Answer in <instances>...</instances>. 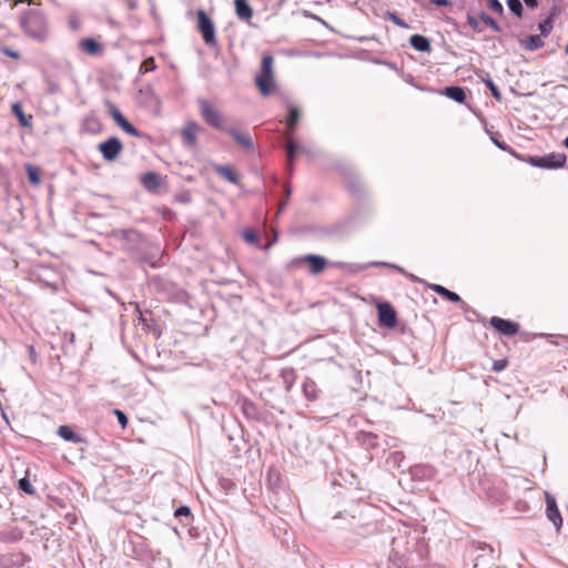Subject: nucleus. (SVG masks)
Returning a JSON list of instances; mask_svg holds the SVG:
<instances>
[{
	"label": "nucleus",
	"instance_id": "39448f33",
	"mask_svg": "<svg viewBox=\"0 0 568 568\" xmlns=\"http://www.w3.org/2000/svg\"><path fill=\"white\" fill-rule=\"evenodd\" d=\"M197 18V29L201 33L203 41L209 47H215L217 44L216 36H215V24L213 20L207 16L204 10H199L196 12Z\"/></svg>",
	"mask_w": 568,
	"mask_h": 568
},
{
	"label": "nucleus",
	"instance_id": "c9c22d12",
	"mask_svg": "<svg viewBox=\"0 0 568 568\" xmlns=\"http://www.w3.org/2000/svg\"><path fill=\"white\" fill-rule=\"evenodd\" d=\"M84 124L87 129L91 132L99 131L101 129V123L95 116H89L85 119Z\"/></svg>",
	"mask_w": 568,
	"mask_h": 568
},
{
	"label": "nucleus",
	"instance_id": "f704fd0d",
	"mask_svg": "<svg viewBox=\"0 0 568 568\" xmlns=\"http://www.w3.org/2000/svg\"><path fill=\"white\" fill-rule=\"evenodd\" d=\"M486 87L490 90L491 95L500 101L501 100V92L499 91L498 87L494 83V81L490 79V77L487 74V80L485 81Z\"/></svg>",
	"mask_w": 568,
	"mask_h": 568
},
{
	"label": "nucleus",
	"instance_id": "de8ad7c7",
	"mask_svg": "<svg viewBox=\"0 0 568 568\" xmlns=\"http://www.w3.org/2000/svg\"><path fill=\"white\" fill-rule=\"evenodd\" d=\"M430 2L437 7H449L452 2L449 0H430Z\"/></svg>",
	"mask_w": 568,
	"mask_h": 568
},
{
	"label": "nucleus",
	"instance_id": "dca6fc26",
	"mask_svg": "<svg viewBox=\"0 0 568 568\" xmlns=\"http://www.w3.org/2000/svg\"><path fill=\"white\" fill-rule=\"evenodd\" d=\"M285 150H286V158H287V170L290 171V173H292L293 169H294V160H295L296 153H297V151H302L303 148H301L297 144V142L294 141L293 139L287 138Z\"/></svg>",
	"mask_w": 568,
	"mask_h": 568
},
{
	"label": "nucleus",
	"instance_id": "f03ea898",
	"mask_svg": "<svg viewBox=\"0 0 568 568\" xmlns=\"http://www.w3.org/2000/svg\"><path fill=\"white\" fill-rule=\"evenodd\" d=\"M273 62L274 59L271 54H264L261 62V71L255 79V83L264 97L272 94L275 89Z\"/></svg>",
	"mask_w": 568,
	"mask_h": 568
},
{
	"label": "nucleus",
	"instance_id": "a878e982",
	"mask_svg": "<svg viewBox=\"0 0 568 568\" xmlns=\"http://www.w3.org/2000/svg\"><path fill=\"white\" fill-rule=\"evenodd\" d=\"M300 120V109L297 106H291L288 109L287 118H286V130L287 134H292L297 125Z\"/></svg>",
	"mask_w": 568,
	"mask_h": 568
},
{
	"label": "nucleus",
	"instance_id": "9b49d317",
	"mask_svg": "<svg viewBox=\"0 0 568 568\" xmlns=\"http://www.w3.org/2000/svg\"><path fill=\"white\" fill-rule=\"evenodd\" d=\"M490 325L505 336H514L519 331V325L516 322L505 320L498 316L490 318Z\"/></svg>",
	"mask_w": 568,
	"mask_h": 568
},
{
	"label": "nucleus",
	"instance_id": "f8f14e48",
	"mask_svg": "<svg viewBox=\"0 0 568 568\" xmlns=\"http://www.w3.org/2000/svg\"><path fill=\"white\" fill-rule=\"evenodd\" d=\"M545 500L547 517L554 524V526L559 529L562 526V518L558 509L556 498L551 494L546 493Z\"/></svg>",
	"mask_w": 568,
	"mask_h": 568
},
{
	"label": "nucleus",
	"instance_id": "5fc2aeb1",
	"mask_svg": "<svg viewBox=\"0 0 568 568\" xmlns=\"http://www.w3.org/2000/svg\"><path fill=\"white\" fill-rule=\"evenodd\" d=\"M251 409H252V408H248L247 406H245V405H244V412H245L246 414H248V412H251Z\"/></svg>",
	"mask_w": 568,
	"mask_h": 568
},
{
	"label": "nucleus",
	"instance_id": "49530a36",
	"mask_svg": "<svg viewBox=\"0 0 568 568\" xmlns=\"http://www.w3.org/2000/svg\"><path fill=\"white\" fill-rule=\"evenodd\" d=\"M507 366V359H498V361H495L494 364H493V371L498 373V372H501L506 368Z\"/></svg>",
	"mask_w": 568,
	"mask_h": 568
},
{
	"label": "nucleus",
	"instance_id": "a19ab883",
	"mask_svg": "<svg viewBox=\"0 0 568 568\" xmlns=\"http://www.w3.org/2000/svg\"><path fill=\"white\" fill-rule=\"evenodd\" d=\"M0 52L14 59V60L20 59V57H21L20 52L16 51L9 47H4V45L0 47Z\"/></svg>",
	"mask_w": 568,
	"mask_h": 568
},
{
	"label": "nucleus",
	"instance_id": "2f4dec72",
	"mask_svg": "<svg viewBox=\"0 0 568 568\" xmlns=\"http://www.w3.org/2000/svg\"><path fill=\"white\" fill-rule=\"evenodd\" d=\"M124 132H126L128 134H130L131 136H135V138H140L141 136V132L133 125L131 124L126 119L123 120L122 123H120L119 125Z\"/></svg>",
	"mask_w": 568,
	"mask_h": 568
},
{
	"label": "nucleus",
	"instance_id": "cd10ccee",
	"mask_svg": "<svg viewBox=\"0 0 568 568\" xmlns=\"http://www.w3.org/2000/svg\"><path fill=\"white\" fill-rule=\"evenodd\" d=\"M105 105L108 108V112H109L110 116L113 119V121L118 125H120V123H122L123 120H125V116L121 113V111L118 109V106L114 103H112L111 101L106 100Z\"/></svg>",
	"mask_w": 568,
	"mask_h": 568
},
{
	"label": "nucleus",
	"instance_id": "37998d69",
	"mask_svg": "<svg viewBox=\"0 0 568 568\" xmlns=\"http://www.w3.org/2000/svg\"><path fill=\"white\" fill-rule=\"evenodd\" d=\"M467 22L468 24L477 32H481L483 29L480 28L479 26V21L476 17L471 16V14H468L467 16Z\"/></svg>",
	"mask_w": 568,
	"mask_h": 568
},
{
	"label": "nucleus",
	"instance_id": "4c0bfd02",
	"mask_svg": "<svg viewBox=\"0 0 568 568\" xmlns=\"http://www.w3.org/2000/svg\"><path fill=\"white\" fill-rule=\"evenodd\" d=\"M244 240L250 244H257L258 243V235L256 232L252 230H245L243 232Z\"/></svg>",
	"mask_w": 568,
	"mask_h": 568
},
{
	"label": "nucleus",
	"instance_id": "c03bdc74",
	"mask_svg": "<svg viewBox=\"0 0 568 568\" xmlns=\"http://www.w3.org/2000/svg\"><path fill=\"white\" fill-rule=\"evenodd\" d=\"M142 69H144V71H153L156 65H155V61L153 58H149V59H145L142 63Z\"/></svg>",
	"mask_w": 568,
	"mask_h": 568
},
{
	"label": "nucleus",
	"instance_id": "1a4fd4ad",
	"mask_svg": "<svg viewBox=\"0 0 568 568\" xmlns=\"http://www.w3.org/2000/svg\"><path fill=\"white\" fill-rule=\"evenodd\" d=\"M200 132L202 128L195 121H187L181 131L182 144L189 149L195 148Z\"/></svg>",
	"mask_w": 568,
	"mask_h": 568
},
{
	"label": "nucleus",
	"instance_id": "473e14b6",
	"mask_svg": "<svg viewBox=\"0 0 568 568\" xmlns=\"http://www.w3.org/2000/svg\"><path fill=\"white\" fill-rule=\"evenodd\" d=\"M541 37H548L554 28V22L550 19H545L538 26Z\"/></svg>",
	"mask_w": 568,
	"mask_h": 568
},
{
	"label": "nucleus",
	"instance_id": "ddd939ff",
	"mask_svg": "<svg viewBox=\"0 0 568 568\" xmlns=\"http://www.w3.org/2000/svg\"><path fill=\"white\" fill-rule=\"evenodd\" d=\"M229 135H231L234 141L240 144L243 149L247 151L254 150V143L248 133H243L236 129L227 128L225 131Z\"/></svg>",
	"mask_w": 568,
	"mask_h": 568
},
{
	"label": "nucleus",
	"instance_id": "f3484780",
	"mask_svg": "<svg viewBox=\"0 0 568 568\" xmlns=\"http://www.w3.org/2000/svg\"><path fill=\"white\" fill-rule=\"evenodd\" d=\"M302 390L305 398L310 402H315L316 399H318L321 393L316 383L310 377L305 378V381L303 382Z\"/></svg>",
	"mask_w": 568,
	"mask_h": 568
},
{
	"label": "nucleus",
	"instance_id": "393cba45",
	"mask_svg": "<svg viewBox=\"0 0 568 568\" xmlns=\"http://www.w3.org/2000/svg\"><path fill=\"white\" fill-rule=\"evenodd\" d=\"M445 95L458 103H463L466 100V92L464 88L457 85H450L445 88Z\"/></svg>",
	"mask_w": 568,
	"mask_h": 568
},
{
	"label": "nucleus",
	"instance_id": "5701e85b",
	"mask_svg": "<svg viewBox=\"0 0 568 568\" xmlns=\"http://www.w3.org/2000/svg\"><path fill=\"white\" fill-rule=\"evenodd\" d=\"M429 288L452 303H458L462 301L460 296L457 293L449 291L448 288L444 287L443 285L430 284Z\"/></svg>",
	"mask_w": 568,
	"mask_h": 568
},
{
	"label": "nucleus",
	"instance_id": "7ed1b4c3",
	"mask_svg": "<svg viewBox=\"0 0 568 568\" xmlns=\"http://www.w3.org/2000/svg\"><path fill=\"white\" fill-rule=\"evenodd\" d=\"M528 164L535 168L546 170H557L565 166L567 156L565 153L551 152L546 155H529L525 160Z\"/></svg>",
	"mask_w": 568,
	"mask_h": 568
},
{
	"label": "nucleus",
	"instance_id": "6e6552de",
	"mask_svg": "<svg viewBox=\"0 0 568 568\" xmlns=\"http://www.w3.org/2000/svg\"><path fill=\"white\" fill-rule=\"evenodd\" d=\"M377 313L379 326L386 328H393L396 326L397 313L388 302L379 303L377 305Z\"/></svg>",
	"mask_w": 568,
	"mask_h": 568
},
{
	"label": "nucleus",
	"instance_id": "4be33fe9",
	"mask_svg": "<svg viewBox=\"0 0 568 568\" xmlns=\"http://www.w3.org/2000/svg\"><path fill=\"white\" fill-rule=\"evenodd\" d=\"M58 435L67 442L79 444L83 443L84 439L68 425H61L58 428Z\"/></svg>",
	"mask_w": 568,
	"mask_h": 568
},
{
	"label": "nucleus",
	"instance_id": "8fccbe9b",
	"mask_svg": "<svg viewBox=\"0 0 568 568\" xmlns=\"http://www.w3.org/2000/svg\"><path fill=\"white\" fill-rule=\"evenodd\" d=\"M523 1L530 9H536L538 7V0H523Z\"/></svg>",
	"mask_w": 568,
	"mask_h": 568
},
{
	"label": "nucleus",
	"instance_id": "603ef678",
	"mask_svg": "<svg viewBox=\"0 0 568 568\" xmlns=\"http://www.w3.org/2000/svg\"><path fill=\"white\" fill-rule=\"evenodd\" d=\"M244 405L247 406L248 408H252V410L254 409V405L252 403H245Z\"/></svg>",
	"mask_w": 568,
	"mask_h": 568
},
{
	"label": "nucleus",
	"instance_id": "9d476101",
	"mask_svg": "<svg viewBox=\"0 0 568 568\" xmlns=\"http://www.w3.org/2000/svg\"><path fill=\"white\" fill-rule=\"evenodd\" d=\"M114 235L123 241L126 250H134L142 241V234L134 229H121L114 231Z\"/></svg>",
	"mask_w": 568,
	"mask_h": 568
},
{
	"label": "nucleus",
	"instance_id": "58836bf2",
	"mask_svg": "<svg viewBox=\"0 0 568 568\" xmlns=\"http://www.w3.org/2000/svg\"><path fill=\"white\" fill-rule=\"evenodd\" d=\"M174 516L176 518H181V517L190 518V517H192L191 508L189 506H180L175 509Z\"/></svg>",
	"mask_w": 568,
	"mask_h": 568
},
{
	"label": "nucleus",
	"instance_id": "0eeeda50",
	"mask_svg": "<svg viewBox=\"0 0 568 568\" xmlns=\"http://www.w3.org/2000/svg\"><path fill=\"white\" fill-rule=\"evenodd\" d=\"M292 263L293 264H307L308 268H310V273L313 275H318L326 267L327 260L322 255L306 254V255L294 258Z\"/></svg>",
	"mask_w": 568,
	"mask_h": 568
},
{
	"label": "nucleus",
	"instance_id": "aec40b11",
	"mask_svg": "<svg viewBox=\"0 0 568 568\" xmlns=\"http://www.w3.org/2000/svg\"><path fill=\"white\" fill-rule=\"evenodd\" d=\"M280 378L285 390L288 393L296 382V371L293 367H285L281 371Z\"/></svg>",
	"mask_w": 568,
	"mask_h": 568
},
{
	"label": "nucleus",
	"instance_id": "72a5a7b5",
	"mask_svg": "<svg viewBox=\"0 0 568 568\" xmlns=\"http://www.w3.org/2000/svg\"><path fill=\"white\" fill-rule=\"evenodd\" d=\"M386 17L389 21H392L394 24H396L399 28L408 29L409 26L396 13L388 11L386 13Z\"/></svg>",
	"mask_w": 568,
	"mask_h": 568
},
{
	"label": "nucleus",
	"instance_id": "ea45409f",
	"mask_svg": "<svg viewBox=\"0 0 568 568\" xmlns=\"http://www.w3.org/2000/svg\"><path fill=\"white\" fill-rule=\"evenodd\" d=\"M488 7L490 10L498 14H504V7L499 0H488Z\"/></svg>",
	"mask_w": 568,
	"mask_h": 568
},
{
	"label": "nucleus",
	"instance_id": "09e8293b",
	"mask_svg": "<svg viewBox=\"0 0 568 568\" xmlns=\"http://www.w3.org/2000/svg\"><path fill=\"white\" fill-rule=\"evenodd\" d=\"M558 7L552 6L551 9L549 10L547 19H550L554 22V19L558 14Z\"/></svg>",
	"mask_w": 568,
	"mask_h": 568
},
{
	"label": "nucleus",
	"instance_id": "e433bc0d",
	"mask_svg": "<svg viewBox=\"0 0 568 568\" xmlns=\"http://www.w3.org/2000/svg\"><path fill=\"white\" fill-rule=\"evenodd\" d=\"M19 489L22 490L23 493L28 494V495H33L34 494V488L30 484L29 479L26 478V477L21 478L19 480Z\"/></svg>",
	"mask_w": 568,
	"mask_h": 568
},
{
	"label": "nucleus",
	"instance_id": "864d4df0",
	"mask_svg": "<svg viewBox=\"0 0 568 568\" xmlns=\"http://www.w3.org/2000/svg\"><path fill=\"white\" fill-rule=\"evenodd\" d=\"M564 145L568 149V136L564 140Z\"/></svg>",
	"mask_w": 568,
	"mask_h": 568
},
{
	"label": "nucleus",
	"instance_id": "bb28decb",
	"mask_svg": "<svg viewBox=\"0 0 568 568\" xmlns=\"http://www.w3.org/2000/svg\"><path fill=\"white\" fill-rule=\"evenodd\" d=\"M544 44L545 43H544L540 34L528 36L525 40L521 41V45L527 51H534V50L540 49L544 47Z\"/></svg>",
	"mask_w": 568,
	"mask_h": 568
},
{
	"label": "nucleus",
	"instance_id": "4468645a",
	"mask_svg": "<svg viewBox=\"0 0 568 568\" xmlns=\"http://www.w3.org/2000/svg\"><path fill=\"white\" fill-rule=\"evenodd\" d=\"M78 47L81 51L90 55H100L103 53L102 45L93 38H84L80 40Z\"/></svg>",
	"mask_w": 568,
	"mask_h": 568
},
{
	"label": "nucleus",
	"instance_id": "b1692460",
	"mask_svg": "<svg viewBox=\"0 0 568 568\" xmlns=\"http://www.w3.org/2000/svg\"><path fill=\"white\" fill-rule=\"evenodd\" d=\"M12 113L17 116L19 124L23 128H31L32 125V115H26L22 106L19 102H16L11 106Z\"/></svg>",
	"mask_w": 568,
	"mask_h": 568
},
{
	"label": "nucleus",
	"instance_id": "a211bd4d",
	"mask_svg": "<svg viewBox=\"0 0 568 568\" xmlns=\"http://www.w3.org/2000/svg\"><path fill=\"white\" fill-rule=\"evenodd\" d=\"M235 12L240 20L250 21L253 16V9L247 0H234Z\"/></svg>",
	"mask_w": 568,
	"mask_h": 568
},
{
	"label": "nucleus",
	"instance_id": "20e7f679",
	"mask_svg": "<svg viewBox=\"0 0 568 568\" xmlns=\"http://www.w3.org/2000/svg\"><path fill=\"white\" fill-rule=\"evenodd\" d=\"M197 104L200 114L209 126L215 130L226 131L227 128L224 125V116L214 105L205 99H197Z\"/></svg>",
	"mask_w": 568,
	"mask_h": 568
},
{
	"label": "nucleus",
	"instance_id": "2eb2a0df",
	"mask_svg": "<svg viewBox=\"0 0 568 568\" xmlns=\"http://www.w3.org/2000/svg\"><path fill=\"white\" fill-rule=\"evenodd\" d=\"M215 173L222 179L226 180L232 184L240 183L239 173L230 165H216L214 169Z\"/></svg>",
	"mask_w": 568,
	"mask_h": 568
},
{
	"label": "nucleus",
	"instance_id": "c756f323",
	"mask_svg": "<svg viewBox=\"0 0 568 568\" xmlns=\"http://www.w3.org/2000/svg\"><path fill=\"white\" fill-rule=\"evenodd\" d=\"M479 19L486 24L488 26L491 30H494L495 32H500L501 31V27L497 23V21L495 19H493L488 13H486L485 11H481L479 13Z\"/></svg>",
	"mask_w": 568,
	"mask_h": 568
},
{
	"label": "nucleus",
	"instance_id": "a18cd8bd",
	"mask_svg": "<svg viewBox=\"0 0 568 568\" xmlns=\"http://www.w3.org/2000/svg\"><path fill=\"white\" fill-rule=\"evenodd\" d=\"M291 193H292L291 186L288 184H285L284 185L285 199L283 201H281L278 212H281L285 207Z\"/></svg>",
	"mask_w": 568,
	"mask_h": 568
},
{
	"label": "nucleus",
	"instance_id": "423d86ee",
	"mask_svg": "<svg viewBox=\"0 0 568 568\" xmlns=\"http://www.w3.org/2000/svg\"><path fill=\"white\" fill-rule=\"evenodd\" d=\"M98 150L106 162H113L121 154L123 144L119 138L110 136L98 145Z\"/></svg>",
	"mask_w": 568,
	"mask_h": 568
},
{
	"label": "nucleus",
	"instance_id": "7c9ffc66",
	"mask_svg": "<svg viewBox=\"0 0 568 568\" xmlns=\"http://www.w3.org/2000/svg\"><path fill=\"white\" fill-rule=\"evenodd\" d=\"M506 4L517 18H523L524 8L520 0H506Z\"/></svg>",
	"mask_w": 568,
	"mask_h": 568
},
{
	"label": "nucleus",
	"instance_id": "79ce46f5",
	"mask_svg": "<svg viewBox=\"0 0 568 568\" xmlns=\"http://www.w3.org/2000/svg\"><path fill=\"white\" fill-rule=\"evenodd\" d=\"M114 415L118 418L119 424L122 428H125L128 425V416L120 409H114Z\"/></svg>",
	"mask_w": 568,
	"mask_h": 568
},
{
	"label": "nucleus",
	"instance_id": "412c9836",
	"mask_svg": "<svg viewBox=\"0 0 568 568\" xmlns=\"http://www.w3.org/2000/svg\"><path fill=\"white\" fill-rule=\"evenodd\" d=\"M142 185L149 191H155L161 183V178L155 172H146L141 175Z\"/></svg>",
	"mask_w": 568,
	"mask_h": 568
},
{
	"label": "nucleus",
	"instance_id": "c85d7f7f",
	"mask_svg": "<svg viewBox=\"0 0 568 568\" xmlns=\"http://www.w3.org/2000/svg\"><path fill=\"white\" fill-rule=\"evenodd\" d=\"M26 172L31 184L38 185L40 183V171L37 166L27 164Z\"/></svg>",
	"mask_w": 568,
	"mask_h": 568
},
{
	"label": "nucleus",
	"instance_id": "f257e3e1",
	"mask_svg": "<svg viewBox=\"0 0 568 568\" xmlns=\"http://www.w3.org/2000/svg\"><path fill=\"white\" fill-rule=\"evenodd\" d=\"M20 26L26 34L36 41L43 42L49 36L47 16L38 8L27 10L20 17Z\"/></svg>",
	"mask_w": 568,
	"mask_h": 568
},
{
	"label": "nucleus",
	"instance_id": "3c124183",
	"mask_svg": "<svg viewBox=\"0 0 568 568\" xmlns=\"http://www.w3.org/2000/svg\"><path fill=\"white\" fill-rule=\"evenodd\" d=\"M493 141H494L495 145H497L499 149H501V150H506L507 149L505 143H501V142L495 140V139H493Z\"/></svg>",
	"mask_w": 568,
	"mask_h": 568
},
{
	"label": "nucleus",
	"instance_id": "6ab92c4d",
	"mask_svg": "<svg viewBox=\"0 0 568 568\" xmlns=\"http://www.w3.org/2000/svg\"><path fill=\"white\" fill-rule=\"evenodd\" d=\"M409 44L418 52H430V41L422 34H413L409 38Z\"/></svg>",
	"mask_w": 568,
	"mask_h": 568
}]
</instances>
